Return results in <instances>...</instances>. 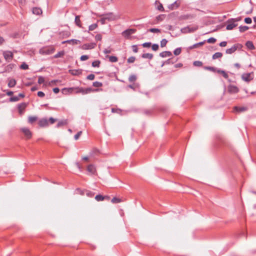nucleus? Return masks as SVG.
<instances>
[{
	"label": "nucleus",
	"instance_id": "obj_15",
	"mask_svg": "<svg viewBox=\"0 0 256 256\" xmlns=\"http://www.w3.org/2000/svg\"><path fill=\"white\" fill-rule=\"evenodd\" d=\"M234 110L238 112H245L248 110V108L246 106H236L234 108Z\"/></svg>",
	"mask_w": 256,
	"mask_h": 256
},
{
	"label": "nucleus",
	"instance_id": "obj_44",
	"mask_svg": "<svg viewBox=\"0 0 256 256\" xmlns=\"http://www.w3.org/2000/svg\"><path fill=\"white\" fill-rule=\"evenodd\" d=\"M167 42H168V40L166 39H162L160 41V46L162 48L165 46H166Z\"/></svg>",
	"mask_w": 256,
	"mask_h": 256
},
{
	"label": "nucleus",
	"instance_id": "obj_28",
	"mask_svg": "<svg viewBox=\"0 0 256 256\" xmlns=\"http://www.w3.org/2000/svg\"><path fill=\"white\" fill-rule=\"evenodd\" d=\"M217 72L222 74L225 78H228V74L224 70H218Z\"/></svg>",
	"mask_w": 256,
	"mask_h": 256
},
{
	"label": "nucleus",
	"instance_id": "obj_11",
	"mask_svg": "<svg viewBox=\"0 0 256 256\" xmlns=\"http://www.w3.org/2000/svg\"><path fill=\"white\" fill-rule=\"evenodd\" d=\"M21 131L24 134L27 138H30L32 136V133L30 130L26 128H21Z\"/></svg>",
	"mask_w": 256,
	"mask_h": 256
},
{
	"label": "nucleus",
	"instance_id": "obj_4",
	"mask_svg": "<svg viewBox=\"0 0 256 256\" xmlns=\"http://www.w3.org/2000/svg\"><path fill=\"white\" fill-rule=\"evenodd\" d=\"M100 90V89H95L94 90L91 88H78V90L76 92L77 93H82L83 94H88L92 92H98Z\"/></svg>",
	"mask_w": 256,
	"mask_h": 256
},
{
	"label": "nucleus",
	"instance_id": "obj_1",
	"mask_svg": "<svg viewBox=\"0 0 256 256\" xmlns=\"http://www.w3.org/2000/svg\"><path fill=\"white\" fill-rule=\"evenodd\" d=\"M55 51V48L53 46H44L40 50V54L42 55H48L52 54Z\"/></svg>",
	"mask_w": 256,
	"mask_h": 256
},
{
	"label": "nucleus",
	"instance_id": "obj_14",
	"mask_svg": "<svg viewBox=\"0 0 256 256\" xmlns=\"http://www.w3.org/2000/svg\"><path fill=\"white\" fill-rule=\"evenodd\" d=\"M87 170L92 174H94L96 172V167L93 164H90L88 166Z\"/></svg>",
	"mask_w": 256,
	"mask_h": 256
},
{
	"label": "nucleus",
	"instance_id": "obj_49",
	"mask_svg": "<svg viewBox=\"0 0 256 256\" xmlns=\"http://www.w3.org/2000/svg\"><path fill=\"white\" fill-rule=\"evenodd\" d=\"M20 68L22 70H28V66L24 62L21 64Z\"/></svg>",
	"mask_w": 256,
	"mask_h": 256
},
{
	"label": "nucleus",
	"instance_id": "obj_45",
	"mask_svg": "<svg viewBox=\"0 0 256 256\" xmlns=\"http://www.w3.org/2000/svg\"><path fill=\"white\" fill-rule=\"evenodd\" d=\"M148 31L151 32L156 33V32H160V30L158 28H152L149 29Z\"/></svg>",
	"mask_w": 256,
	"mask_h": 256
},
{
	"label": "nucleus",
	"instance_id": "obj_18",
	"mask_svg": "<svg viewBox=\"0 0 256 256\" xmlns=\"http://www.w3.org/2000/svg\"><path fill=\"white\" fill-rule=\"evenodd\" d=\"M246 48L250 50H254L255 49V47L252 41H248L246 43Z\"/></svg>",
	"mask_w": 256,
	"mask_h": 256
},
{
	"label": "nucleus",
	"instance_id": "obj_58",
	"mask_svg": "<svg viewBox=\"0 0 256 256\" xmlns=\"http://www.w3.org/2000/svg\"><path fill=\"white\" fill-rule=\"evenodd\" d=\"M244 22L246 24H250L252 22V19L250 18H246L244 19Z\"/></svg>",
	"mask_w": 256,
	"mask_h": 256
},
{
	"label": "nucleus",
	"instance_id": "obj_9",
	"mask_svg": "<svg viewBox=\"0 0 256 256\" xmlns=\"http://www.w3.org/2000/svg\"><path fill=\"white\" fill-rule=\"evenodd\" d=\"M238 91V88L235 86L230 85L228 86V92L230 94H236Z\"/></svg>",
	"mask_w": 256,
	"mask_h": 256
},
{
	"label": "nucleus",
	"instance_id": "obj_20",
	"mask_svg": "<svg viewBox=\"0 0 256 256\" xmlns=\"http://www.w3.org/2000/svg\"><path fill=\"white\" fill-rule=\"evenodd\" d=\"M32 13L36 15H40L42 14V10L40 8L35 7L32 8Z\"/></svg>",
	"mask_w": 256,
	"mask_h": 256
},
{
	"label": "nucleus",
	"instance_id": "obj_30",
	"mask_svg": "<svg viewBox=\"0 0 256 256\" xmlns=\"http://www.w3.org/2000/svg\"><path fill=\"white\" fill-rule=\"evenodd\" d=\"M38 120V118L35 116H30L28 117V122L30 124H32Z\"/></svg>",
	"mask_w": 256,
	"mask_h": 256
},
{
	"label": "nucleus",
	"instance_id": "obj_33",
	"mask_svg": "<svg viewBox=\"0 0 256 256\" xmlns=\"http://www.w3.org/2000/svg\"><path fill=\"white\" fill-rule=\"evenodd\" d=\"M64 50H62V51L58 52L54 56V58H57L63 56H64Z\"/></svg>",
	"mask_w": 256,
	"mask_h": 256
},
{
	"label": "nucleus",
	"instance_id": "obj_50",
	"mask_svg": "<svg viewBox=\"0 0 256 256\" xmlns=\"http://www.w3.org/2000/svg\"><path fill=\"white\" fill-rule=\"evenodd\" d=\"M216 39L214 38H210L207 40V42L210 44H214L216 42Z\"/></svg>",
	"mask_w": 256,
	"mask_h": 256
},
{
	"label": "nucleus",
	"instance_id": "obj_17",
	"mask_svg": "<svg viewBox=\"0 0 256 256\" xmlns=\"http://www.w3.org/2000/svg\"><path fill=\"white\" fill-rule=\"evenodd\" d=\"M172 56V54L170 51H164L160 54V56L162 58H166L167 56Z\"/></svg>",
	"mask_w": 256,
	"mask_h": 256
},
{
	"label": "nucleus",
	"instance_id": "obj_63",
	"mask_svg": "<svg viewBox=\"0 0 256 256\" xmlns=\"http://www.w3.org/2000/svg\"><path fill=\"white\" fill-rule=\"evenodd\" d=\"M226 44H227V42L224 41V42H220V46H222V47H224L226 46Z\"/></svg>",
	"mask_w": 256,
	"mask_h": 256
},
{
	"label": "nucleus",
	"instance_id": "obj_47",
	"mask_svg": "<svg viewBox=\"0 0 256 256\" xmlns=\"http://www.w3.org/2000/svg\"><path fill=\"white\" fill-rule=\"evenodd\" d=\"M151 46H152V50H154V51L158 50V48H159L158 45V44H153Z\"/></svg>",
	"mask_w": 256,
	"mask_h": 256
},
{
	"label": "nucleus",
	"instance_id": "obj_26",
	"mask_svg": "<svg viewBox=\"0 0 256 256\" xmlns=\"http://www.w3.org/2000/svg\"><path fill=\"white\" fill-rule=\"evenodd\" d=\"M222 56V54L220 52H217L212 55V58L213 60L221 58Z\"/></svg>",
	"mask_w": 256,
	"mask_h": 256
},
{
	"label": "nucleus",
	"instance_id": "obj_7",
	"mask_svg": "<svg viewBox=\"0 0 256 256\" xmlns=\"http://www.w3.org/2000/svg\"><path fill=\"white\" fill-rule=\"evenodd\" d=\"M96 46V44L94 42L85 44L82 46L81 48L82 50H91L94 48Z\"/></svg>",
	"mask_w": 256,
	"mask_h": 256
},
{
	"label": "nucleus",
	"instance_id": "obj_19",
	"mask_svg": "<svg viewBox=\"0 0 256 256\" xmlns=\"http://www.w3.org/2000/svg\"><path fill=\"white\" fill-rule=\"evenodd\" d=\"M135 30L134 29H128L123 32L122 34L125 36H129L131 34L134 33Z\"/></svg>",
	"mask_w": 256,
	"mask_h": 256
},
{
	"label": "nucleus",
	"instance_id": "obj_16",
	"mask_svg": "<svg viewBox=\"0 0 256 256\" xmlns=\"http://www.w3.org/2000/svg\"><path fill=\"white\" fill-rule=\"evenodd\" d=\"M70 74L72 76H78L82 74L81 70H68Z\"/></svg>",
	"mask_w": 256,
	"mask_h": 256
},
{
	"label": "nucleus",
	"instance_id": "obj_32",
	"mask_svg": "<svg viewBox=\"0 0 256 256\" xmlns=\"http://www.w3.org/2000/svg\"><path fill=\"white\" fill-rule=\"evenodd\" d=\"M137 77L134 74L130 75L128 78V80L130 82H134L136 81Z\"/></svg>",
	"mask_w": 256,
	"mask_h": 256
},
{
	"label": "nucleus",
	"instance_id": "obj_42",
	"mask_svg": "<svg viewBox=\"0 0 256 256\" xmlns=\"http://www.w3.org/2000/svg\"><path fill=\"white\" fill-rule=\"evenodd\" d=\"M181 52H182V49L180 48H176L174 51V54L175 56H178L181 53Z\"/></svg>",
	"mask_w": 256,
	"mask_h": 256
},
{
	"label": "nucleus",
	"instance_id": "obj_13",
	"mask_svg": "<svg viewBox=\"0 0 256 256\" xmlns=\"http://www.w3.org/2000/svg\"><path fill=\"white\" fill-rule=\"evenodd\" d=\"M66 43H68V44H80V41L79 40H78L72 39V40L64 41L62 42V44H66Z\"/></svg>",
	"mask_w": 256,
	"mask_h": 256
},
{
	"label": "nucleus",
	"instance_id": "obj_56",
	"mask_svg": "<svg viewBox=\"0 0 256 256\" xmlns=\"http://www.w3.org/2000/svg\"><path fill=\"white\" fill-rule=\"evenodd\" d=\"M157 9L158 10H159L160 11V12H164V8L162 5V4H160L158 6V8H157Z\"/></svg>",
	"mask_w": 256,
	"mask_h": 256
},
{
	"label": "nucleus",
	"instance_id": "obj_37",
	"mask_svg": "<svg viewBox=\"0 0 256 256\" xmlns=\"http://www.w3.org/2000/svg\"><path fill=\"white\" fill-rule=\"evenodd\" d=\"M248 27L247 26H239V30L240 31V32H244L248 30Z\"/></svg>",
	"mask_w": 256,
	"mask_h": 256
},
{
	"label": "nucleus",
	"instance_id": "obj_35",
	"mask_svg": "<svg viewBox=\"0 0 256 256\" xmlns=\"http://www.w3.org/2000/svg\"><path fill=\"white\" fill-rule=\"evenodd\" d=\"M100 62L99 60H95L92 62V66L93 67L99 68L100 66Z\"/></svg>",
	"mask_w": 256,
	"mask_h": 256
},
{
	"label": "nucleus",
	"instance_id": "obj_36",
	"mask_svg": "<svg viewBox=\"0 0 256 256\" xmlns=\"http://www.w3.org/2000/svg\"><path fill=\"white\" fill-rule=\"evenodd\" d=\"M166 16L164 14H160L156 17V20L158 22H162L165 18Z\"/></svg>",
	"mask_w": 256,
	"mask_h": 256
},
{
	"label": "nucleus",
	"instance_id": "obj_3",
	"mask_svg": "<svg viewBox=\"0 0 256 256\" xmlns=\"http://www.w3.org/2000/svg\"><path fill=\"white\" fill-rule=\"evenodd\" d=\"M242 78L244 82H249L254 79V72L244 73L242 76Z\"/></svg>",
	"mask_w": 256,
	"mask_h": 256
},
{
	"label": "nucleus",
	"instance_id": "obj_64",
	"mask_svg": "<svg viewBox=\"0 0 256 256\" xmlns=\"http://www.w3.org/2000/svg\"><path fill=\"white\" fill-rule=\"evenodd\" d=\"M48 121L50 122L51 124H53L56 121V120L54 118H53L51 117V118H49V120Z\"/></svg>",
	"mask_w": 256,
	"mask_h": 256
},
{
	"label": "nucleus",
	"instance_id": "obj_60",
	"mask_svg": "<svg viewBox=\"0 0 256 256\" xmlns=\"http://www.w3.org/2000/svg\"><path fill=\"white\" fill-rule=\"evenodd\" d=\"M174 63V62L172 61L171 58H169L164 62V64H173Z\"/></svg>",
	"mask_w": 256,
	"mask_h": 256
},
{
	"label": "nucleus",
	"instance_id": "obj_8",
	"mask_svg": "<svg viewBox=\"0 0 256 256\" xmlns=\"http://www.w3.org/2000/svg\"><path fill=\"white\" fill-rule=\"evenodd\" d=\"M100 16H104L107 20H115V16L112 12H108L100 15Z\"/></svg>",
	"mask_w": 256,
	"mask_h": 256
},
{
	"label": "nucleus",
	"instance_id": "obj_53",
	"mask_svg": "<svg viewBox=\"0 0 256 256\" xmlns=\"http://www.w3.org/2000/svg\"><path fill=\"white\" fill-rule=\"evenodd\" d=\"M95 78V76L94 74H90L88 75L86 77V78L88 80H93Z\"/></svg>",
	"mask_w": 256,
	"mask_h": 256
},
{
	"label": "nucleus",
	"instance_id": "obj_6",
	"mask_svg": "<svg viewBox=\"0 0 256 256\" xmlns=\"http://www.w3.org/2000/svg\"><path fill=\"white\" fill-rule=\"evenodd\" d=\"M4 59L8 62L12 60L14 57L12 52L10 51H5L3 52Z\"/></svg>",
	"mask_w": 256,
	"mask_h": 256
},
{
	"label": "nucleus",
	"instance_id": "obj_55",
	"mask_svg": "<svg viewBox=\"0 0 256 256\" xmlns=\"http://www.w3.org/2000/svg\"><path fill=\"white\" fill-rule=\"evenodd\" d=\"M132 49L134 52L136 53L138 52V48L137 45H133L132 46Z\"/></svg>",
	"mask_w": 256,
	"mask_h": 256
},
{
	"label": "nucleus",
	"instance_id": "obj_59",
	"mask_svg": "<svg viewBox=\"0 0 256 256\" xmlns=\"http://www.w3.org/2000/svg\"><path fill=\"white\" fill-rule=\"evenodd\" d=\"M82 131L78 132L76 134L74 135V139L76 140H77L82 134Z\"/></svg>",
	"mask_w": 256,
	"mask_h": 256
},
{
	"label": "nucleus",
	"instance_id": "obj_22",
	"mask_svg": "<svg viewBox=\"0 0 256 256\" xmlns=\"http://www.w3.org/2000/svg\"><path fill=\"white\" fill-rule=\"evenodd\" d=\"M74 22L79 28H82V22L80 20V16H76L75 17Z\"/></svg>",
	"mask_w": 256,
	"mask_h": 256
},
{
	"label": "nucleus",
	"instance_id": "obj_12",
	"mask_svg": "<svg viewBox=\"0 0 256 256\" xmlns=\"http://www.w3.org/2000/svg\"><path fill=\"white\" fill-rule=\"evenodd\" d=\"M238 48V44H234L232 48L226 49V52L227 54H232Z\"/></svg>",
	"mask_w": 256,
	"mask_h": 256
},
{
	"label": "nucleus",
	"instance_id": "obj_41",
	"mask_svg": "<svg viewBox=\"0 0 256 256\" xmlns=\"http://www.w3.org/2000/svg\"><path fill=\"white\" fill-rule=\"evenodd\" d=\"M20 100V98L18 96H12L10 98V102H18Z\"/></svg>",
	"mask_w": 256,
	"mask_h": 256
},
{
	"label": "nucleus",
	"instance_id": "obj_10",
	"mask_svg": "<svg viewBox=\"0 0 256 256\" xmlns=\"http://www.w3.org/2000/svg\"><path fill=\"white\" fill-rule=\"evenodd\" d=\"M38 124L40 127H46L48 126V121L46 118H44L40 119Z\"/></svg>",
	"mask_w": 256,
	"mask_h": 256
},
{
	"label": "nucleus",
	"instance_id": "obj_61",
	"mask_svg": "<svg viewBox=\"0 0 256 256\" xmlns=\"http://www.w3.org/2000/svg\"><path fill=\"white\" fill-rule=\"evenodd\" d=\"M45 96V94L44 92L40 91L38 92V96L40 98H44Z\"/></svg>",
	"mask_w": 256,
	"mask_h": 256
},
{
	"label": "nucleus",
	"instance_id": "obj_40",
	"mask_svg": "<svg viewBox=\"0 0 256 256\" xmlns=\"http://www.w3.org/2000/svg\"><path fill=\"white\" fill-rule=\"evenodd\" d=\"M98 27V24H93L89 26L88 30L92 31L94 30Z\"/></svg>",
	"mask_w": 256,
	"mask_h": 256
},
{
	"label": "nucleus",
	"instance_id": "obj_48",
	"mask_svg": "<svg viewBox=\"0 0 256 256\" xmlns=\"http://www.w3.org/2000/svg\"><path fill=\"white\" fill-rule=\"evenodd\" d=\"M144 48H150L152 46L150 42H146L142 44V45Z\"/></svg>",
	"mask_w": 256,
	"mask_h": 256
},
{
	"label": "nucleus",
	"instance_id": "obj_24",
	"mask_svg": "<svg viewBox=\"0 0 256 256\" xmlns=\"http://www.w3.org/2000/svg\"><path fill=\"white\" fill-rule=\"evenodd\" d=\"M106 198H110L107 196H102V195L100 194L96 195L95 197V199L98 202L102 201L104 200Z\"/></svg>",
	"mask_w": 256,
	"mask_h": 256
},
{
	"label": "nucleus",
	"instance_id": "obj_46",
	"mask_svg": "<svg viewBox=\"0 0 256 256\" xmlns=\"http://www.w3.org/2000/svg\"><path fill=\"white\" fill-rule=\"evenodd\" d=\"M136 60V58L134 56H130V57L128 60H127V62L128 63H133Z\"/></svg>",
	"mask_w": 256,
	"mask_h": 256
},
{
	"label": "nucleus",
	"instance_id": "obj_52",
	"mask_svg": "<svg viewBox=\"0 0 256 256\" xmlns=\"http://www.w3.org/2000/svg\"><path fill=\"white\" fill-rule=\"evenodd\" d=\"M89 58L88 56L87 55H82L80 56V60L82 61H84L88 60Z\"/></svg>",
	"mask_w": 256,
	"mask_h": 256
},
{
	"label": "nucleus",
	"instance_id": "obj_29",
	"mask_svg": "<svg viewBox=\"0 0 256 256\" xmlns=\"http://www.w3.org/2000/svg\"><path fill=\"white\" fill-rule=\"evenodd\" d=\"M106 56L108 58L110 62H117L118 60V58L116 56Z\"/></svg>",
	"mask_w": 256,
	"mask_h": 256
},
{
	"label": "nucleus",
	"instance_id": "obj_43",
	"mask_svg": "<svg viewBox=\"0 0 256 256\" xmlns=\"http://www.w3.org/2000/svg\"><path fill=\"white\" fill-rule=\"evenodd\" d=\"M44 81H45V79H44V77H43L42 76H38V82L39 84H43L44 82Z\"/></svg>",
	"mask_w": 256,
	"mask_h": 256
},
{
	"label": "nucleus",
	"instance_id": "obj_38",
	"mask_svg": "<svg viewBox=\"0 0 256 256\" xmlns=\"http://www.w3.org/2000/svg\"><path fill=\"white\" fill-rule=\"evenodd\" d=\"M92 86L96 88H100L102 86V83L99 82H93Z\"/></svg>",
	"mask_w": 256,
	"mask_h": 256
},
{
	"label": "nucleus",
	"instance_id": "obj_62",
	"mask_svg": "<svg viewBox=\"0 0 256 256\" xmlns=\"http://www.w3.org/2000/svg\"><path fill=\"white\" fill-rule=\"evenodd\" d=\"M144 114L148 115L151 114L153 112L152 110H146L144 112Z\"/></svg>",
	"mask_w": 256,
	"mask_h": 256
},
{
	"label": "nucleus",
	"instance_id": "obj_25",
	"mask_svg": "<svg viewBox=\"0 0 256 256\" xmlns=\"http://www.w3.org/2000/svg\"><path fill=\"white\" fill-rule=\"evenodd\" d=\"M68 124V120H66L60 121L56 125L57 128H60L63 126L66 125Z\"/></svg>",
	"mask_w": 256,
	"mask_h": 256
},
{
	"label": "nucleus",
	"instance_id": "obj_27",
	"mask_svg": "<svg viewBox=\"0 0 256 256\" xmlns=\"http://www.w3.org/2000/svg\"><path fill=\"white\" fill-rule=\"evenodd\" d=\"M205 42L206 41L204 40V42H200L195 44L194 45H192V46H190V49L197 48L199 46H202L205 43Z\"/></svg>",
	"mask_w": 256,
	"mask_h": 256
},
{
	"label": "nucleus",
	"instance_id": "obj_31",
	"mask_svg": "<svg viewBox=\"0 0 256 256\" xmlns=\"http://www.w3.org/2000/svg\"><path fill=\"white\" fill-rule=\"evenodd\" d=\"M204 68L205 70H208L212 72H217L218 70V69L216 68L210 66H206L204 67Z\"/></svg>",
	"mask_w": 256,
	"mask_h": 256
},
{
	"label": "nucleus",
	"instance_id": "obj_54",
	"mask_svg": "<svg viewBox=\"0 0 256 256\" xmlns=\"http://www.w3.org/2000/svg\"><path fill=\"white\" fill-rule=\"evenodd\" d=\"M95 39L96 41L101 40L102 39V36L100 34H97L95 36Z\"/></svg>",
	"mask_w": 256,
	"mask_h": 256
},
{
	"label": "nucleus",
	"instance_id": "obj_2",
	"mask_svg": "<svg viewBox=\"0 0 256 256\" xmlns=\"http://www.w3.org/2000/svg\"><path fill=\"white\" fill-rule=\"evenodd\" d=\"M240 20V18L238 19H234V18H232L230 20H228V24L226 26V30H232L236 26H238V24H235L234 22H238Z\"/></svg>",
	"mask_w": 256,
	"mask_h": 256
},
{
	"label": "nucleus",
	"instance_id": "obj_23",
	"mask_svg": "<svg viewBox=\"0 0 256 256\" xmlns=\"http://www.w3.org/2000/svg\"><path fill=\"white\" fill-rule=\"evenodd\" d=\"M16 80L14 78H11L8 80V86L9 88H13L16 85Z\"/></svg>",
	"mask_w": 256,
	"mask_h": 256
},
{
	"label": "nucleus",
	"instance_id": "obj_34",
	"mask_svg": "<svg viewBox=\"0 0 256 256\" xmlns=\"http://www.w3.org/2000/svg\"><path fill=\"white\" fill-rule=\"evenodd\" d=\"M122 202V200L120 198H118L116 197L113 198L111 200V202L113 204L120 203Z\"/></svg>",
	"mask_w": 256,
	"mask_h": 256
},
{
	"label": "nucleus",
	"instance_id": "obj_51",
	"mask_svg": "<svg viewBox=\"0 0 256 256\" xmlns=\"http://www.w3.org/2000/svg\"><path fill=\"white\" fill-rule=\"evenodd\" d=\"M73 88H64L62 90V92L64 94L66 92H72V90Z\"/></svg>",
	"mask_w": 256,
	"mask_h": 256
},
{
	"label": "nucleus",
	"instance_id": "obj_57",
	"mask_svg": "<svg viewBox=\"0 0 256 256\" xmlns=\"http://www.w3.org/2000/svg\"><path fill=\"white\" fill-rule=\"evenodd\" d=\"M189 30H190V27L187 26V27L182 28L181 30H182V32H183V33H186V32H188Z\"/></svg>",
	"mask_w": 256,
	"mask_h": 256
},
{
	"label": "nucleus",
	"instance_id": "obj_21",
	"mask_svg": "<svg viewBox=\"0 0 256 256\" xmlns=\"http://www.w3.org/2000/svg\"><path fill=\"white\" fill-rule=\"evenodd\" d=\"M142 58H148L150 60H151L153 58L154 55L153 54L150 53H145L142 55Z\"/></svg>",
	"mask_w": 256,
	"mask_h": 256
},
{
	"label": "nucleus",
	"instance_id": "obj_39",
	"mask_svg": "<svg viewBox=\"0 0 256 256\" xmlns=\"http://www.w3.org/2000/svg\"><path fill=\"white\" fill-rule=\"evenodd\" d=\"M193 65L195 66L200 67L202 66V62L199 60L194 61L193 62Z\"/></svg>",
	"mask_w": 256,
	"mask_h": 256
},
{
	"label": "nucleus",
	"instance_id": "obj_5",
	"mask_svg": "<svg viewBox=\"0 0 256 256\" xmlns=\"http://www.w3.org/2000/svg\"><path fill=\"white\" fill-rule=\"evenodd\" d=\"M27 106L28 103L26 102H22L18 105V113L20 115H22L24 113L25 109Z\"/></svg>",
	"mask_w": 256,
	"mask_h": 256
}]
</instances>
